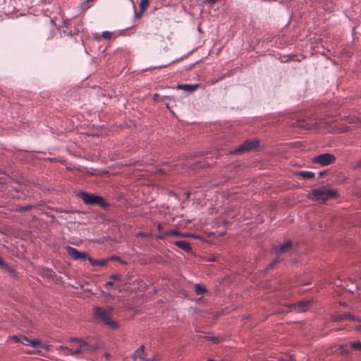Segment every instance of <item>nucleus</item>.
<instances>
[{
	"label": "nucleus",
	"mask_w": 361,
	"mask_h": 361,
	"mask_svg": "<svg viewBox=\"0 0 361 361\" xmlns=\"http://www.w3.org/2000/svg\"><path fill=\"white\" fill-rule=\"evenodd\" d=\"M71 343L70 347H61L63 350L68 351V353L71 355H78L95 350V348L90 345L87 343L77 338H72Z\"/></svg>",
	"instance_id": "nucleus-1"
},
{
	"label": "nucleus",
	"mask_w": 361,
	"mask_h": 361,
	"mask_svg": "<svg viewBox=\"0 0 361 361\" xmlns=\"http://www.w3.org/2000/svg\"><path fill=\"white\" fill-rule=\"evenodd\" d=\"M110 313L111 310L98 307L94 308V314L97 319L104 322L109 328L116 329L118 328V324L111 319Z\"/></svg>",
	"instance_id": "nucleus-2"
},
{
	"label": "nucleus",
	"mask_w": 361,
	"mask_h": 361,
	"mask_svg": "<svg viewBox=\"0 0 361 361\" xmlns=\"http://www.w3.org/2000/svg\"><path fill=\"white\" fill-rule=\"evenodd\" d=\"M312 195L316 200H321L324 202L326 200L336 197L337 192L334 190H329L323 186L314 189L312 191Z\"/></svg>",
	"instance_id": "nucleus-3"
},
{
	"label": "nucleus",
	"mask_w": 361,
	"mask_h": 361,
	"mask_svg": "<svg viewBox=\"0 0 361 361\" xmlns=\"http://www.w3.org/2000/svg\"><path fill=\"white\" fill-rule=\"evenodd\" d=\"M293 243L290 240H286L283 244L274 248V252L276 255V259L269 264V269L274 267V264L280 261L281 256L283 254L288 253L290 255L293 251Z\"/></svg>",
	"instance_id": "nucleus-4"
},
{
	"label": "nucleus",
	"mask_w": 361,
	"mask_h": 361,
	"mask_svg": "<svg viewBox=\"0 0 361 361\" xmlns=\"http://www.w3.org/2000/svg\"><path fill=\"white\" fill-rule=\"evenodd\" d=\"M78 196L82 200L83 202L85 204H97L103 207L106 206L104 200L100 196L94 194H90L84 191H80L78 194Z\"/></svg>",
	"instance_id": "nucleus-5"
},
{
	"label": "nucleus",
	"mask_w": 361,
	"mask_h": 361,
	"mask_svg": "<svg viewBox=\"0 0 361 361\" xmlns=\"http://www.w3.org/2000/svg\"><path fill=\"white\" fill-rule=\"evenodd\" d=\"M259 145L258 140H248L245 141L240 145L237 149H235L233 154H242L245 152H249L255 149Z\"/></svg>",
	"instance_id": "nucleus-6"
},
{
	"label": "nucleus",
	"mask_w": 361,
	"mask_h": 361,
	"mask_svg": "<svg viewBox=\"0 0 361 361\" xmlns=\"http://www.w3.org/2000/svg\"><path fill=\"white\" fill-rule=\"evenodd\" d=\"M336 161V157L331 154H322L313 158V162L322 166H327L334 164Z\"/></svg>",
	"instance_id": "nucleus-7"
},
{
	"label": "nucleus",
	"mask_w": 361,
	"mask_h": 361,
	"mask_svg": "<svg viewBox=\"0 0 361 361\" xmlns=\"http://www.w3.org/2000/svg\"><path fill=\"white\" fill-rule=\"evenodd\" d=\"M66 249L68 254L75 260L85 259L87 257V255L85 252L78 251L75 247L68 246Z\"/></svg>",
	"instance_id": "nucleus-8"
},
{
	"label": "nucleus",
	"mask_w": 361,
	"mask_h": 361,
	"mask_svg": "<svg viewBox=\"0 0 361 361\" xmlns=\"http://www.w3.org/2000/svg\"><path fill=\"white\" fill-rule=\"evenodd\" d=\"M21 338L20 343L23 344L24 345L32 346L35 348L42 347L47 350V348L42 345V341L39 339L31 340L23 335H22V338Z\"/></svg>",
	"instance_id": "nucleus-9"
},
{
	"label": "nucleus",
	"mask_w": 361,
	"mask_h": 361,
	"mask_svg": "<svg viewBox=\"0 0 361 361\" xmlns=\"http://www.w3.org/2000/svg\"><path fill=\"white\" fill-rule=\"evenodd\" d=\"M331 319L334 322H340L344 319L355 321L358 322H361V318L357 317L353 314L350 313L341 314L331 317Z\"/></svg>",
	"instance_id": "nucleus-10"
},
{
	"label": "nucleus",
	"mask_w": 361,
	"mask_h": 361,
	"mask_svg": "<svg viewBox=\"0 0 361 361\" xmlns=\"http://www.w3.org/2000/svg\"><path fill=\"white\" fill-rule=\"evenodd\" d=\"M310 301H301L297 303H294L290 305L288 307L293 308L297 312H305L309 305H310Z\"/></svg>",
	"instance_id": "nucleus-11"
},
{
	"label": "nucleus",
	"mask_w": 361,
	"mask_h": 361,
	"mask_svg": "<svg viewBox=\"0 0 361 361\" xmlns=\"http://www.w3.org/2000/svg\"><path fill=\"white\" fill-rule=\"evenodd\" d=\"M174 244L184 251H189L191 249L190 243L186 240H178Z\"/></svg>",
	"instance_id": "nucleus-12"
},
{
	"label": "nucleus",
	"mask_w": 361,
	"mask_h": 361,
	"mask_svg": "<svg viewBox=\"0 0 361 361\" xmlns=\"http://www.w3.org/2000/svg\"><path fill=\"white\" fill-rule=\"evenodd\" d=\"M149 6V0H141L139 7L140 12V13H136V16L140 18L142 16L143 12Z\"/></svg>",
	"instance_id": "nucleus-13"
},
{
	"label": "nucleus",
	"mask_w": 361,
	"mask_h": 361,
	"mask_svg": "<svg viewBox=\"0 0 361 361\" xmlns=\"http://www.w3.org/2000/svg\"><path fill=\"white\" fill-rule=\"evenodd\" d=\"M144 346H140L138 349L136 350V351L133 354V359L134 360H137V358L142 360L144 357Z\"/></svg>",
	"instance_id": "nucleus-14"
},
{
	"label": "nucleus",
	"mask_w": 361,
	"mask_h": 361,
	"mask_svg": "<svg viewBox=\"0 0 361 361\" xmlns=\"http://www.w3.org/2000/svg\"><path fill=\"white\" fill-rule=\"evenodd\" d=\"M298 174L305 179H312L314 178L315 174L311 171H300L298 172Z\"/></svg>",
	"instance_id": "nucleus-15"
},
{
	"label": "nucleus",
	"mask_w": 361,
	"mask_h": 361,
	"mask_svg": "<svg viewBox=\"0 0 361 361\" xmlns=\"http://www.w3.org/2000/svg\"><path fill=\"white\" fill-rule=\"evenodd\" d=\"M197 85H178V89L184 90L185 91H193L196 90Z\"/></svg>",
	"instance_id": "nucleus-16"
},
{
	"label": "nucleus",
	"mask_w": 361,
	"mask_h": 361,
	"mask_svg": "<svg viewBox=\"0 0 361 361\" xmlns=\"http://www.w3.org/2000/svg\"><path fill=\"white\" fill-rule=\"evenodd\" d=\"M350 346L355 350L361 352V342L359 341H354L350 342Z\"/></svg>",
	"instance_id": "nucleus-17"
},
{
	"label": "nucleus",
	"mask_w": 361,
	"mask_h": 361,
	"mask_svg": "<svg viewBox=\"0 0 361 361\" xmlns=\"http://www.w3.org/2000/svg\"><path fill=\"white\" fill-rule=\"evenodd\" d=\"M206 292V288L200 284L195 285V293L197 295H201Z\"/></svg>",
	"instance_id": "nucleus-18"
},
{
	"label": "nucleus",
	"mask_w": 361,
	"mask_h": 361,
	"mask_svg": "<svg viewBox=\"0 0 361 361\" xmlns=\"http://www.w3.org/2000/svg\"><path fill=\"white\" fill-rule=\"evenodd\" d=\"M111 259V258L97 259L96 266H105Z\"/></svg>",
	"instance_id": "nucleus-19"
},
{
	"label": "nucleus",
	"mask_w": 361,
	"mask_h": 361,
	"mask_svg": "<svg viewBox=\"0 0 361 361\" xmlns=\"http://www.w3.org/2000/svg\"><path fill=\"white\" fill-rule=\"evenodd\" d=\"M34 207H35V206L33 204H27L26 206L19 207L16 210L18 212H24V211H28Z\"/></svg>",
	"instance_id": "nucleus-20"
},
{
	"label": "nucleus",
	"mask_w": 361,
	"mask_h": 361,
	"mask_svg": "<svg viewBox=\"0 0 361 361\" xmlns=\"http://www.w3.org/2000/svg\"><path fill=\"white\" fill-rule=\"evenodd\" d=\"M111 35H112L111 32H108V31H104L102 33L101 37L104 38V39H110L111 37Z\"/></svg>",
	"instance_id": "nucleus-21"
},
{
	"label": "nucleus",
	"mask_w": 361,
	"mask_h": 361,
	"mask_svg": "<svg viewBox=\"0 0 361 361\" xmlns=\"http://www.w3.org/2000/svg\"><path fill=\"white\" fill-rule=\"evenodd\" d=\"M167 234L169 235L180 236V232L176 230H171L167 231Z\"/></svg>",
	"instance_id": "nucleus-22"
},
{
	"label": "nucleus",
	"mask_w": 361,
	"mask_h": 361,
	"mask_svg": "<svg viewBox=\"0 0 361 361\" xmlns=\"http://www.w3.org/2000/svg\"><path fill=\"white\" fill-rule=\"evenodd\" d=\"M323 123L326 124V123L324 122L322 120H319V122L315 121V123L314 124L317 126V128L320 129V128H324Z\"/></svg>",
	"instance_id": "nucleus-23"
},
{
	"label": "nucleus",
	"mask_w": 361,
	"mask_h": 361,
	"mask_svg": "<svg viewBox=\"0 0 361 361\" xmlns=\"http://www.w3.org/2000/svg\"><path fill=\"white\" fill-rule=\"evenodd\" d=\"M20 338H22V335L13 336L11 337V339L12 341H14L16 343H20V339H21Z\"/></svg>",
	"instance_id": "nucleus-24"
},
{
	"label": "nucleus",
	"mask_w": 361,
	"mask_h": 361,
	"mask_svg": "<svg viewBox=\"0 0 361 361\" xmlns=\"http://www.w3.org/2000/svg\"><path fill=\"white\" fill-rule=\"evenodd\" d=\"M87 260L90 262L92 266H96L97 259H94L90 257H87Z\"/></svg>",
	"instance_id": "nucleus-25"
},
{
	"label": "nucleus",
	"mask_w": 361,
	"mask_h": 361,
	"mask_svg": "<svg viewBox=\"0 0 361 361\" xmlns=\"http://www.w3.org/2000/svg\"><path fill=\"white\" fill-rule=\"evenodd\" d=\"M298 126L303 128H307V129H309L311 128L309 123H305L304 122L298 124Z\"/></svg>",
	"instance_id": "nucleus-26"
},
{
	"label": "nucleus",
	"mask_w": 361,
	"mask_h": 361,
	"mask_svg": "<svg viewBox=\"0 0 361 361\" xmlns=\"http://www.w3.org/2000/svg\"><path fill=\"white\" fill-rule=\"evenodd\" d=\"M166 236H169V235L167 234V232L158 235L157 236V238L164 240Z\"/></svg>",
	"instance_id": "nucleus-27"
},
{
	"label": "nucleus",
	"mask_w": 361,
	"mask_h": 361,
	"mask_svg": "<svg viewBox=\"0 0 361 361\" xmlns=\"http://www.w3.org/2000/svg\"><path fill=\"white\" fill-rule=\"evenodd\" d=\"M160 97H160V95H159V94H157V93L154 94V97H153L154 100V101H157V102H159V101H161V99H160Z\"/></svg>",
	"instance_id": "nucleus-28"
},
{
	"label": "nucleus",
	"mask_w": 361,
	"mask_h": 361,
	"mask_svg": "<svg viewBox=\"0 0 361 361\" xmlns=\"http://www.w3.org/2000/svg\"><path fill=\"white\" fill-rule=\"evenodd\" d=\"M110 279H114V280H119L120 279V276L119 275H116V274H113V275L110 276Z\"/></svg>",
	"instance_id": "nucleus-29"
},
{
	"label": "nucleus",
	"mask_w": 361,
	"mask_h": 361,
	"mask_svg": "<svg viewBox=\"0 0 361 361\" xmlns=\"http://www.w3.org/2000/svg\"><path fill=\"white\" fill-rule=\"evenodd\" d=\"M105 286L107 287V286H114V282L113 281H108L106 283Z\"/></svg>",
	"instance_id": "nucleus-30"
},
{
	"label": "nucleus",
	"mask_w": 361,
	"mask_h": 361,
	"mask_svg": "<svg viewBox=\"0 0 361 361\" xmlns=\"http://www.w3.org/2000/svg\"><path fill=\"white\" fill-rule=\"evenodd\" d=\"M5 265V262L2 257H0V267H4Z\"/></svg>",
	"instance_id": "nucleus-31"
},
{
	"label": "nucleus",
	"mask_w": 361,
	"mask_h": 361,
	"mask_svg": "<svg viewBox=\"0 0 361 361\" xmlns=\"http://www.w3.org/2000/svg\"><path fill=\"white\" fill-rule=\"evenodd\" d=\"M355 329L357 331H361V325H357L355 327Z\"/></svg>",
	"instance_id": "nucleus-32"
},
{
	"label": "nucleus",
	"mask_w": 361,
	"mask_h": 361,
	"mask_svg": "<svg viewBox=\"0 0 361 361\" xmlns=\"http://www.w3.org/2000/svg\"><path fill=\"white\" fill-rule=\"evenodd\" d=\"M324 174H326V171L319 172V177H322L323 176H324Z\"/></svg>",
	"instance_id": "nucleus-33"
},
{
	"label": "nucleus",
	"mask_w": 361,
	"mask_h": 361,
	"mask_svg": "<svg viewBox=\"0 0 361 361\" xmlns=\"http://www.w3.org/2000/svg\"><path fill=\"white\" fill-rule=\"evenodd\" d=\"M356 167H361V159L357 163Z\"/></svg>",
	"instance_id": "nucleus-34"
},
{
	"label": "nucleus",
	"mask_w": 361,
	"mask_h": 361,
	"mask_svg": "<svg viewBox=\"0 0 361 361\" xmlns=\"http://www.w3.org/2000/svg\"><path fill=\"white\" fill-rule=\"evenodd\" d=\"M157 228H158V230H159V231H161V230L162 229V226H161V224H158Z\"/></svg>",
	"instance_id": "nucleus-35"
},
{
	"label": "nucleus",
	"mask_w": 361,
	"mask_h": 361,
	"mask_svg": "<svg viewBox=\"0 0 361 361\" xmlns=\"http://www.w3.org/2000/svg\"><path fill=\"white\" fill-rule=\"evenodd\" d=\"M168 65H161L159 66V68L166 67Z\"/></svg>",
	"instance_id": "nucleus-36"
},
{
	"label": "nucleus",
	"mask_w": 361,
	"mask_h": 361,
	"mask_svg": "<svg viewBox=\"0 0 361 361\" xmlns=\"http://www.w3.org/2000/svg\"><path fill=\"white\" fill-rule=\"evenodd\" d=\"M164 99H172L170 97H167V96H164Z\"/></svg>",
	"instance_id": "nucleus-37"
},
{
	"label": "nucleus",
	"mask_w": 361,
	"mask_h": 361,
	"mask_svg": "<svg viewBox=\"0 0 361 361\" xmlns=\"http://www.w3.org/2000/svg\"><path fill=\"white\" fill-rule=\"evenodd\" d=\"M212 339L214 341V342H218L219 340L216 338H212Z\"/></svg>",
	"instance_id": "nucleus-38"
},
{
	"label": "nucleus",
	"mask_w": 361,
	"mask_h": 361,
	"mask_svg": "<svg viewBox=\"0 0 361 361\" xmlns=\"http://www.w3.org/2000/svg\"><path fill=\"white\" fill-rule=\"evenodd\" d=\"M105 355V357H106V358H109V355L108 353H105V355Z\"/></svg>",
	"instance_id": "nucleus-39"
},
{
	"label": "nucleus",
	"mask_w": 361,
	"mask_h": 361,
	"mask_svg": "<svg viewBox=\"0 0 361 361\" xmlns=\"http://www.w3.org/2000/svg\"><path fill=\"white\" fill-rule=\"evenodd\" d=\"M166 106L169 109V103H166Z\"/></svg>",
	"instance_id": "nucleus-40"
},
{
	"label": "nucleus",
	"mask_w": 361,
	"mask_h": 361,
	"mask_svg": "<svg viewBox=\"0 0 361 361\" xmlns=\"http://www.w3.org/2000/svg\"><path fill=\"white\" fill-rule=\"evenodd\" d=\"M345 131V129L341 130L339 132H344Z\"/></svg>",
	"instance_id": "nucleus-41"
},
{
	"label": "nucleus",
	"mask_w": 361,
	"mask_h": 361,
	"mask_svg": "<svg viewBox=\"0 0 361 361\" xmlns=\"http://www.w3.org/2000/svg\"><path fill=\"white\" fill-rule=\"evenodd\" d=\"M360 278L361 279V274H360Z\"/></svg>",
	"instance_id": "nucleus-42"
}]
</instances>
